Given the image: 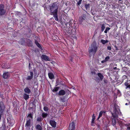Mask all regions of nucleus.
<instances>
[{
    "label": "nucleus",
    "mask_w": 130,
    "mask_h": 130,
    "mask_svg": "<svg viewBox=\"0 0 130 130\" xmlns=\"http://www.w3.org/2000/svg\"><path fill=\"white\" fill-rule=\"evenodd\" d=\"M125 125L127 126V130H130V124H125Z\"/></svg>",
    "instance_id": "obj_35"
},
{
    "label": "nucleus",
    "mask_w": 130,
    "mask_h": 130,
    "mask_svg": "<svg viewBox=\"0 0 130 130\" xmlns=\"http://www.w3.org/2000/svg\"><path fill=\"white\" fill-rule=\"evenodd\" d=\"M68 23H67V24H66V25H67L68 24Z\"/></svg>",
    "instance_id": "obj_62"
},
{
    "label": "nucleus",
    "mask_w": 130,
    "mask_h": 130,
    "mask_svg": "<svg viewBox=\"0 0 130 130\" xmlns=\"http://www.w3.org/2000/svg\"><path fill=\"white\" fill-rule=\"evenodd\" d=\"M97 74L100 78V81H102L104 78V76L101 73H98Z\"/></svg>",
    "instance_id": "obj_16"
},
{
    "label": "nucleus",
    "mask_w": 130,
    "mask_h": 130,
    "mask_svg": "<svg viewBox=\"0 0 130 130\" xmlns=\"http://www.w3.org/2000/svg\"><path fill=\"white\" fill-rule=\"evenodd\" d=\"M21 43L22 44H24L26 43V39L25 38H22L21 39Z\"/></svg>",
    "instance_id": "obj_27"
},
{
    "label": "nucleus",
    "mask_w": 130,
    "mask_h": 130,
    "mask_svg": "<svg viewBox=\"0 0 130 130\" xmlns=\"http://www.w3.org/2000/svg\"><path fill=\"white\" fill-rule=\"evenodd\" d=\"M7 122L9 124V126H12L14 123V121L13 119H11L10 118H7Z\"/></svg>",
    "instance_id": "obj_7"
},
{
    "label": "nucleus",
    "mask_w": 130,
    "mask_h": 130,
    "mask_svg": "<svg viewBox=\"0 0 130 130\" xmlns=\"http://www.w3.org/2000/svg\"><path fill=\"white\" fill-rule=\"evenodd\" d=\"M56 82L57 85L56 86H57L58 85L60 84L62 85L63 84L62 82L60 80H59L58 79H57L56 80Z\"/></svg>",
    "instance_id": "obj_22"
},
{
    "label": "nucleus",
    "mask_w": 130,
    "mask_h": 130,
    "mask_svg": "<svg viewBox=\"0 0 130 130\" xmlns=\"http://www.w3.org/2000/svg\"><path fill=\"white\" fill-rule=\"evenodd\" d=\"M32 69V67L30 63V62L29 63V69L30 70Z\"/></svg>",
    "instance_id": "obj_43"
},
{
    "label": "nucleus",
    "mask_w": 130,
    "mask_h": 130,
    "mask_svg": "<svg viewBox=\"0 0 130 130\" xmlns=\"http://www.w3.org/2000/svg\"><path fill=\"white\" fill-rule=\"evenodd\" d=\"M41 58L42 59L45 61H50V59L46 55H42L41 56Z\"/></svg>",
    "instance_id": "obj_11"
},
{
    "label": "nucleus",
    "mask_w": 130,
    "mask_h": 130,
    "mask_svg": "<svg viewBox=\"0 0 130 130\" xmlns=\"http://www.w3.org/2000/svg\"><path fill=\"white\" fill-rule=\"evenodd\" d=\"M124 77H126V76H125V75L124 76H123V77H124Z\"/></svg>",
    "instance_id": "obj_58"
},
{
    "label": "nucleus",
    "mask_w": 130,
    "mask_h": 130,
    "mask_svg": "<svg viewBox=\"0 0 130 130\" xmlns=\"http://www.w3.org/2000/svg\"><path fill=\"white\" fill-rule=\"evenodd\" d=\"M27 120H29L30 121H32L33 117H28L27 118Z\"/></svg>",
    "instance_id": "obj_41"
},
{
    "label": "nucleus",
    "mask_w": 130,
    "mask_h": 130,
    "mask_svg": "<svg viewBox=\"0 0 130 130\" xmlns=\"http://www.w3.org/2000/svg\"><path fill=\"white\" fill-rule=\"evenodd\" d=\"M2 127L3 128V129H5L6 128V126L5 124V122L3 123L2 126Z\"/></svg>",
    "instance_id": "obj_38"
},
{
    "label": "nucleus",
    "mask_w": 130,
    "mask_h": 130,
    "mask_svg": "<svg viewBox=\"0 0 130 130\" xmlns=\"http://www.w3.org/2000/svg\"><path fill=\"white\" fill-rule=\"evenodd\" d=\"M100 25L101 31V32H102L104 31L105 28V25L104 24H100Z\"/></svg>",
    "instance_id": "obj_19"
},
{
    "label": "nucleus",
    "mask_w": 130,
    "mask_h": 130,
    "mask_svg": "<svg viewBox=\"0 0 130 130\" xmlns=\"http://www.w3.org/2000/svg\"><path fill=\"white\" fill-rule=\"evenodd\" d=\"M36 128L37 130H42V127L39 124H37L35 127Z\"/></svg>",
    "instance_id": "obj_20"
},
{
    "label": "nucleus",
    "mask_w": 130,
    "mask_h": 130,
    "mask_svg": "<svg viewBox=\"0 0 130 130\" xmlns=\"http://www.w3.org/2000/svg\"><path fill=\"white\" fill-rule=\"evenodd\" d=\"M117 69V67H115L113 68V69L114 70H116V69Z\"/></svg>",
    "instance_id": "obj_55"
},
{
    "label": "nucleus",
    "mask_w": 130,
    "mask_h": 130,
    "mask_svg": "<svg viewBox=\"0 0 130 130\" xmlns=\"http://www.w3.org/2000/svg\"><path fill=\"white\" fill-rule=\"evenodd\" d=\"M66 93V91L63 90H60L57 93L59 95L63 96Z\"/></svg>",
    "instance_id": "obj_13"
},
{
    "label": "nucleus",
    "mask_w": 130,
    "mask_h": 130,
    "mask_svg": "<svg viewBox=\"0 0 130 130\" xmlns=\"http://www.w3.org/2000/svg\"><path fill=\"white\" fill-rule=\"evenodd\" d=\"M35 43L36 45L39 47L40 49L42 50V47L40 44L37 41L35 40Z\"/></svg>",
    "instance_id": "obj_23"
},
{
    "label": "nucleus",
    "mask_w": 130,
    "mask_h": 130,
    "mask_svg": "<svg viewBox=\"0 0 130 130\" xmlns=\"http://www.w3.org/2000/svg\"><path fill=\"white\" fill-rule=\"evenodd\" d=\"M49 78L51 79H52L54 78V76L53 74L51 72L49 73L48 74Z\"/></svg>",
    "instance_id": "obj_17"
},
{
    "label": "nucleus",
    "mask_w": 130,
    "mask_h": 130,
    "mask_svg": "<svg viewBox=\"0 0 130 130\" xmlns=\"http://www.w3.org/2000/svg\"><path fill=\"white\" fill-rule=\"evenodd\" d=\"M96 79H95V80L96 82H99V81H100V78H99V77L98 76V77H96Z\"/></svg>",
    "instance_id": "obj_40"
},
{
    "label": "nucleus",
    "mask_w": 130,
    "mask_h": 130,
    "mask_svg": "<svg viewBox=\"0 0 130 130\" xmlns=\"http://www.w3.org/2000/svg\"><path fill=\"white\" fill-rule=\"evenodd\" d=\"M110 29V28L108 27H107L105 30L104 32L105 33H107V32L108 31H109Z\"/></svg>",
    "instance_id": "obj_36"
},
{
    "label": "nucleus",
    "mask_w": 130,
    "mask_h": 130,
    "mask_svg": "<svg viewBox=\"0 0 130 130\" xmlns=\"http://www.w3.org/2000/svg\"><path fill=\"white\" fill-rule=\"evenodd\" d=\"M92 14L93 15H94V14H93V13H92Z\"/></svg>",
    "instance_id": "obj_64"
},
{
    "label": "nucleus",
    "mask_w": 130,
    "mask_h": 130,
    "mask_svg": "<svg viewBox=\"0 0 130 130\" xmlns=\"http://www.w3.org/2000/svg\"><path fill=\"white\" fill-rule=\"evenodd\" d=\"M31 121H30L29 120H26V123L25 124V126L26 127L27 129H30L31 126Z\"/></svg>",
    "instance_id": "obj_9"
},
{
    "label": "nucleus",
    "mask_w": 130,
    "mask_h": 130,
    "mask_svg": "<svg viewBox=\"0 0 130 130\" xmlns=\"http://www.w3.org/2000/svg\"><path fill=\"white\" fill-rule=\"evenodd\" d=\"M105 113V111H101L99 114V116L97 120H98L99 119L102 117V114L103 113Z\"/></svg>",
    "instance_id": "obj_24"
},
{
    "label": "nucleus",
    "mask_w": 130,
    "mask_h": 130,
    "mask_svg": "<svg viewBox=\"0 0 130 130\" xmlns=\"http://www.w3.org/2000/svg\"><path fill=\"white\" fill-rule=\"evenodd\" d=\"M79 0V1H81L82 2V0Z\"/></svg>",
    "instance_id": "obj_63"
},
{
    "label": "nucleus",
    "mask_w": 130,
    "mask_h": 130,
    "mask_svg": "<svg viewBox=\"0 0 130 130\" xmlns=\"http://www.w3.org/2000/svg\"><path fill=\"white\" fill-rule=\"evenodd\" d=\"M65 97L64 96L61 97H60V100L62 102H65Z\"/></svg>",
    "instance_id": "obj_34"
},
{
    "label": "nucleus",
    "mask_w": 130,
    "mask_h": 130,
    "mask_svg": "<svg viewBox=\"0 0 130 130\" xmlns=\"http://www.w3.org/2000/svg\"><path fill=\"white\" fill-rule=\"evenodd\" d=\"M116 37H117L118 36V34H116Z\"/></svg>",
    "instance_id": "obj_56"
},
{
    "label": "nucleus",
    "mask_w": 130,
    "mask_h": 130,
    "mask_svg": "<svg viewBox=\"0 0 130 130\" xmlns=\"http://www.w3.org/2000/svg\"><path fill=\"white\" fill-rule=\"evenodd\" d=\"M36 101L34 100L33 101V102L32 103V104H33V105H34V106H35V104L36 103Z\"/></svg>",
    "instance_id": "obj_44"
},
{
    "label": "nucleus",
    "mask_w": 130,
    "mask_h": 130,
    "mask_svg": "<svg viewBox=\"0 0 130 130\" xmlns=\"http://www.w3.org/2000/svg\"><path fill=\"white\" fill-rule=\"evenodd\" d=\"M95 119V117L94 116V114H93L92 116V121L91 123H94V120Z\"/></svg>",
    "instance_id": "obj_30"
},
{
    "label": "nucleus",
    "mask_w": 130,
    "mask_h": 130,
    "mask_svg": "<svg viewBox=\"0 0 130 130\" xmlns=\"http://www.w3.org/2000/svg\"><path fill=\"white\" fill-rule=\"evenodd\" d=\"M111 113L112 115L111 117L112 123V125L115 127H116V124L117 123L116 119L118 117L119 115L121 114V112L119 107L116 103H114L111 110Z\"/></svg>",
    "instance_id": "obj_1"
},
{
    "label": "nucleus",
    "mask_w": 130,
    "mask_h": 130,
    "mask_svg": "<svg viewBox=\"0 0 130 130\" xmlns=\"http://www.w3.org/2000/svg\"><path fill=\"white\" fill-rule=\"evenodd\" d=\"M5 105L3 102H0V113L1 114H3L5 110Z\"/></svg>",
    "instance_id": "obj_4"
},
{
    "label": "nucleus",
    "mask_w": 130,
    "mask_h": 130,
    "mask_svg": "<svg viewBox=\"0 0 130 130\" xmlns=\"http://www.w3.org/2000/svg\"><path fill=\"white\" fill-rule=\"evenodd\" d=\"M101 42L102 43L104 44L106 43H107L108 42V41L107 40H105L103 39H102L101 40Z\"/></svg>",
    "instance_id": "obj_33"
},
{
    "label": "nucleus",
    "mask_w": 130,
    "mask_h": 130,
    "mask_svg": "<svg viewBox=\"0 0 130 130\" xmlns=\"http://www.w3.org/2000/svg\"><path fill=\"white\" fill-rule=\"evenodd\" d=\"M43 109L45 111H47L48 110V107L46 106H45L44 107Z\"/></svg>",
    "instance_id": "obj_37"
},
{
    "label": "nucleus",
    "mask_w": 130,
    "mask_h": 130,
    "mask_svg": "<svg viewBox=\"0 0 130 130\" xmlns=\"http://www.w3.org/2000/svg\"><path fill=\"white\" fill-rule=\"evenodd\" d=\"M75 125L74 123L73 122H72L70 124L69 127V130H75Z\"/></svg>",
    "instance_id": "obj_8"
},
{
    "label": "nucleus",
    "mask_w": 130,
    "mask_h": 130,
    "mask_svg": "<svg viewBox=\"0 0 130 130\" xmlns=\"http://www.w3.org/2000/svg\"><path fill=\"white\" fill-rule=\"evenodd\" d=\"M125 105H128V104H127V103H126V104H125Z\"/></svg>",
    "instance_id": "obj_59"
},
{
    "label": "nucleus",
    "mask_w": 130,
    "mask_h": 130,
    "mask_svg": "<svg viewBox=\"0 0 130 130\" xmlns=\"http://www.w3.org/2000/svg\"><path fill=\"white\" fill-rule=\"evenodd\" d=\"M106 62V60H105V59L104 60H103V61H101V62L102 63H104V62Z\"/></svg>",
    "instance_id": "obj_50"
},
{
    "label": "nucleus",
    "mask_w": 130,
    "mask_h": 130,
    "mask_svg": "<svg viewBox=\"0 0 130 130\" xmlns=\"http://www.w3.org/2000/svg\"><path fill=\"white\" fill-rule=\"evenodd\" d=\"M91 125L92 126H94V123H91Z\"/></svg>",
    "instance_id": "obj_54"
},
{
    "label": "nucleus",
    "mask_w": 130,
    "mask_h": 130,
    "mask_svg": "<svg viewBox=\"0 0 130 130\" xmlns=\"http://www.w3.org/2000/svg\"><path fill=\"white\" fill-rule=\"evenodd\" d=\"M67 33L70 34L72 33V31L71 29L70 28H68V31Z\"/></svg>",
    "instance_id": "obj_32"
},
{
    "label": "nucleus",
    "mask_w": 130,
    "mask_h": 130,
    "mask_svg": "<svg viewBox=\"0 0 130 130\" xmlns=\"http://www.w3.org/2000/svg\"><path fill=\"white\" fill-rule=\"evenodd\" d=\"M86 15L85 14H84L83 15V16L82 17H83L84 19L86 18Z\"/></svg>",
    "instance_id": "obj_45"
},
{
    "label": "nucleus",
    "mask_w": 130,
    "mask_h": 130,
    "mask_svg": "<svg viewBox=\"0 0 130 130\" xmlns=\"http://www.w3.org/2000/svg\"><path fill=\"white\" fill-rule=\"evenodd\" d=\"M104 83L106 84H107L108 83V81L106 79H104Z\"/></svg>",
    "instance_id": "obj_47"
},
{
    "label": "nucleus",
    "mask_w": 130,
    "mask_h": 130,
    "mask_svg": "<svg viewBox=\"0 0 130 130\" xmlns=\"http://www.w3.org/2000/svg\"><path fill=\"white\" fill-rule=\"evenodd\" d=\"M5 7L4 5H0V15H4L6 13V10L4 9Z\"/></svg>",
    "instance_id": "obj_5"
},
{
    "label": "nucleus",
    "mask_w": 130,
    "mask_h": 130,
    "mask_svg": "<svg viewBox=\"0 0 130 130\" xmlns=\"http://www.w3.org/2000/svg\"><path fill=\"white\" fill-rule=\"evenodd\" d=\"M30 76H28L26 78V80H30L32 79L33 78V73L32 71H30Z\"/></svg>",
    "instance_id": "obj_10"
},
{
    "label": "nucleus",
    "mask_w": 130,
    "mask_h": 130,
    "mask_svg": "<svg viewBox=\"0 0 130 130\" xmlns=\"http://www.w3.org/2000/svg\"><path fill=\"white\" fill-rule=\"evenodd\" d=\"M25 92L28 94H29L31 92V91L28 87H26L24 89Z\"/></svg>",
    "instance_id": "obj_15"
},
{
    "label": "nucleus",
    "mask_w": 130,
    "mask_h": 130,
    "mask_svg": "<svg viewBox=\"0 0 130 130\" xmlns=\"http://www.w3.org/2000/svg\"><path fill=\"white\" fill-rule=\"evenodd\" d=\"M97 126H98V128H99V127H100V126L99 124L97 125Z\"/></svg>",
    "instance_id": "obj_57"
},
{
    "label": "nucleus",
    "mask_w": 130,
    "mask_h": 130,
    "mask_svg": "<svg viewBox=\"0 0 130 130\" xmlns=\"http://www.w3.org/2000/svg\"><path fill=\"white\" fill-rule=\"evenodd\" d=\"M126 68L125 67H124L123 68Z\"/></svg>",
    "instance_id": "obj_61"
},
{
    "label": "nucleus",
    "mask_w": 130,
    "mask_h": 130,
    "mask_svg": "<svg viewBox=\"0 0 130 130\" xmlns=\"http://www.w3.org/2000/svg\"><path fill=\"white\" fill-rule=\"evenodd\" d=\"M90 4H86L85 5V7L86 10L89 9L90 8Z\"/></svg>",
    "instance_id": "obj_31"
},
{
    "label": "nucleus",
    "mask_w": 130,
    "mask_h": 130,
    "mask_svg": "<svg viewBox=\"0 0 130 130\" xmlns=\"http://www.w3.org/2000/svg\"><path fill=\"white\" fill-rule=\"evenodd\" d=\"M110 59L109 57V56H107L106 57L105 59V60L106 61H108V60Z\"/></svg>",
    "instance_id": "obj_42"
},
{
    "label": "nucleus",
    "mask_w": 130,
    "mask_h": 130,
    "mask_svg": "<svg viewBox=\"0 0 130 130\" xmlns=\"http://www.w3.org/2000/svg\"><path fill=\"white\" fill-rule=\"evenodd\" d=\"M10 76V74L8 72L5 73L3 75V77L5 79L7 78Z\"/></svg>",
    "instance_id": "obj_14"
},
{
    "label": "nucleus",
    "mask_w": 130,
    "mask_h": 130,
    "mask_svg": "<svg viewBox=\"0 0 130 130\" xmlns=\"http://www.w3.org/2000/svg\"><path fill=\"white\" fill-rule=\"evenodd\" d=\"M124 85L126 87L125 88L126 89H127L128 88L130 89V84H129V83H128V82H126L124 83Z\"/></svg>",
    "instance_id": "obj_21"
},
{
    "label": "nucleus",
    "mask_w": 130,
    "mask_h": 130,
    "mask_svg": "<svg viewBox=\"0 0 130 130\" xmlns=\"http://www.w3.org/2000/svg\"><path fill=\"white\" fill-rule=\"evenodd\" d=\"M85 20V19L83 18L80 17L79 18V22L80 24H81Z\"/></svg>",
    "instance_id": "obj_29"
},
{
    "label": "nucleus",
    "mask_w": 130,
    "mask_h": 130,
    "mask_svg": "<svg viewBox=\"0 0 130 130\" xmlns=\"http://www.w3.org/2000/svg\"><path fill=\"white\" fill-rule=\"evenodd\" d=\"M43 119V118H42L41 116L38 117L37 119V121L41 122L42 121Z\"/></svg>",
    "instance_id": "obj_26"
},
{
    "label": "nucleus",
    "mask_w": 130,
    "mask_h": 130,
    "mask_svg": "<svg viewBox=\"0 0 130 130\" xmlns=\"http://www.w3.org/2000/svg\"><path fill=\"white\" fill-rule=\"evenodd\" d=\"M115 47L116 48V50H118V48H117L116 46H115Z\"/></svg>",
    "instance_id": "obj_53"
},
{
    "label": "nucleus",
    "mask_w": 130,
    "mask_h": 130,
    "mask_svg": "<svg viewBox=\"0 0 130 130\" xmlns=\"http://www.w3.org/2000/svg\"><path fill=\"white\" fill-rule=\"evenodd\" d=\"M107 50H110L111 49V47L110 46H108L107 47Z\"/></svg>",
    "instance_id": "obj_48"
},
{
    "label": "nucleus",
    "mask_w": 130,
    "mask_h": 130,
    "mask_svg": "<svg viewBox=\"0 0 130 130\" xmlns=\"http://www.w3.org/2000/svg\"><path fill=\"white\" fill-rule=\"evenodd\" d=\"M59 88V87H55L52 90V91L54 92H56L58 90Z\"/></svg>",
    "instance_id": "obj_25"
},
{
    "label": "nucleus",
    "mask_w": 130,
    "mask_h": 130,
    "mask_svg": "<svg viewBox=\"0 0 130 130\" xmlns=\"http://www.w3.org/2000/svg\"><path fill=\"white\" fill-rule=\"evenodd\" d=\"M48 115V114L46 113L43 112L42 113L41 116L43 118H46Z\"/></svg>",
    "instance_id": "obj_28"
},
{
    "label": "nucleus",
    "mask_w": 130,
    "mask_h": 130,
    "mask_svg": "<svg viewBox=\"0 0 130 130\" xmlns=\"http://www.w3.org/2000/svg\"><path fill=\"white\" fill-rule=\"evenodd\" d=\"M26 43L27 45L29 46H31L32 45V41L29 39L26 38Z\"/></svg>",
    "instance_id": "obj_6"
},
{
    "label": "nucleus",
    "mask_w": 130,
    "mask_h": 130,
    "mask_svg": "<svg viewBox=\"0 0 130 130\" xmlns=\"http://www.w3.org/2000/svg\"><path fill=\"white\" fill-rule=\"evenodd\" d=\"M21 13L20 12H17L16 13V14L18 15H20L21 14Z\"/></svg>",
    "instance_id": "obj_49"
},
{
    "label": "nucleus",
    "mask_w": 130,
    "mask_h": 130,
    "mask_svg": "<svg viewBox=\"0 0 130 130\" xmlns=\"http://www.w3.org/2000/svg\"><path fill=\"white\" fill-rule=\"evenodd\" d=\"M91 73L93 74H95V72L93 71H92L91 72Z\"/></svg>",
    "instance_id": "obj_52"
},
{
    "label": "nucleus",
    "mask_w": 130,
    "mask_h": 130,
    "mask_svg": "<svg viewBox=\"0 0 130 130\" xmlns=\"http://www.w3.org/2000/svg\"><path fill=\"white\" fill-rule=\"evenodd\" d=\"M3 114H1V113H0V120L1 119V118L2 117V115H3Z\"/></svg>",
    "instance_id": "obj_51"
},
{
    "label": "nucleus",
    "mask_w": 130,
    "mask_h": 130,
    "mask_svg": "<svg viewBox=\"0 0 130 130\" xmlns=\"http://www.w3.org/2000/svg\"><path fill=\"white\" fill-rule=\"evenodd\" d=\"M50 123L51 125L53 127H55L56 126V123L55 121L51 120L50 121Z\"/></svg>",
    "instance_id": "obj_12"
},
{
    "label": "nucleus",
    "mask_w": 130,
    "mask_h": 130,
    "mask_svg": "<svg viewBox=\"0 0 130 130\" xmlns=\"http://www.w3.org/2000/svg\"><path fill=\"white\" fill-rule=\"evenodd\" d=\"M34 71H35V69H34L33 70Z\"/></svg>",
    "instance_id": "obj_60"
},
{
    "label": "nucleus",
    "mask_w": 130,
    "mask_h": 130,
    "mask_svg": "<svg viewBox=\"0 0 130 130\" xmlns=\"http://www.w3.org/2000/svg\"><path fill=\"white\" fill-rule=\"evenodd\" d=\"M81 2H82L80 1L79 0V1L77 3V5H79L81 4Z\"/></svg>",
    "instance_id": "obj_46"
},
{
    "label": "nucleus",
    "mask_w": 130,
    "mask_h": 130,
    "mask_svg": "<svg viewBox=\"0 0 130 130\" xmlns=\"http://www.w3.org/2000/svg\"><path fill=\"white\" fill-rule=\"evenodd\" d=\"M49 9L50 11V14L53 15L55 20L58 21V10L59 5L56 2H54L49 5Z\"/></svg>",
    "instance_id": "obj_2"
},
{
    "label": "nucleus",
    "mask_w": 130,
    "mask_h": 130,
    "mask_svg": "<svg viewBox=\"0 0 130 130\" xmlns=\"http://www.w3.org/2000/svg\"><path fill=\"white\" fill-rule=\"evenodd\" d=\"M98 47L96 45V43L95 41H94L91 44L90 49L89 50L90 54L92 53L94 55L95 53L97 50Z\"/></svg>",
    "instance_id": "obj_3"
},
{
    "label": "nucleus",
    "mask_w": 130,
    "mask_h": 130,
    "mask_svg": "<svg viewBox=\"0 0 130 130\" xmlns=\"http://www.w3.org/2000/svg\"><path fill=\"white\" fill-rule=\"evenodd\" d=\"M28 117H33V115L31 113H30L28 114V116H27V118Z\"/></svg>",
    "instance_id": "obj_39"
},
{
    "label": "nucleus",
    "mask_w": 130,
    "mask_h": 130,
    "mask_svg": "<svg viewBox=\"0 0 130 130\" xmlns=\"http://www.w3.org/2000/svg\"><path fill=\"white\" fill-rule=\"evenodd\" d=\"M23 98L25 100H27L29 98V95L25 93H24L23 95Z\"/></svg>",
    "instance_id": "obj_18"
}]
</instances>
